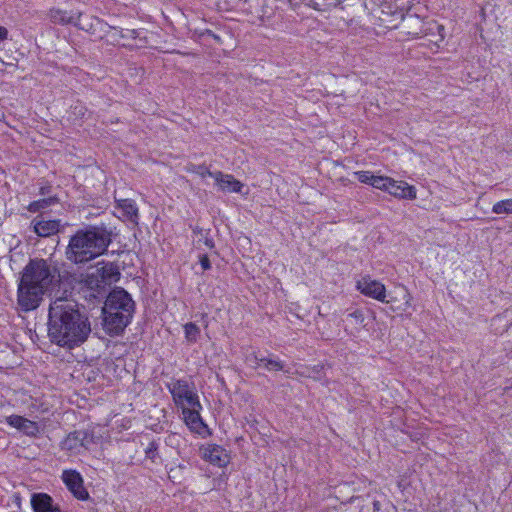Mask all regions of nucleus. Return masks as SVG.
I'll return each mask as SVG.
<instances>
[{"instance_id": "obj_35", "label": "nucleus", "mask_w": 512, "mask_h": 512, "mask_svg": "<svg viewBox=\"0 0 512 512\" xmlns=\"http://www.w3.org/2000/svg\"><path fill=\"white\" fill-rule=\"evenodd\" d=\"M348 317L354 319L355 323L364 326V314L361 310L356 309L348 314Z\"/></svg>"}, {"instance_id": "obj_21", "label": "nucleus", "mask_w": 512, "mask_h": 512, "mask_svg": "<svg viewBox=\"0 0 512 512\" xmlns=\"http://www.w3.org/2000/svg\"><path fill=\"white\" fill-rule=\"evenodd\" d=\"M185 338L188 342L195 343L200 335V328L193 322L184 325Z\"/></svg>"}, {"instance_id": "obj_8", "label": "nucleus", "mask_w": 512, "mask_h": 512, "mask_svg": "<svg viewBox=\"0 0 512 512\" xmlns=\"http://www.w3.org/2000/svg\"><path fill=\"white\" fill-rule=\"evenodd\" d=\"M202 458L218 467H225L229 463L226 450L217 444H208L200 448Z\"/></svg>"}, {"instance_id": "obj_9", "label": "nucleus", "mask_w": 512, "mask_h": 512, "mask_svg": "<svg viewBox=\"0 0 512 512\" xmlns=\"http://www.w3.org/2000/svg\"><path fill=\"white\" fill-rule=\"evenodd\" d=\"M34 232L39 237H50L60 231V220H46L42 215L37 216L31 222Z\"/></svg>"}, {"instance_id": "obj_20", "label": "nucleus", "mask_w": 512, "mask_h": 512, "mask_svg": "<svg viewBox=\"0 0 512 512\" xmlns=\"http://www.w3.org/2000/svg\"><path fill=\"white\" fill-rule=\"evenodd\" d=\"M193 233L199 236V239L197 240L198 243L203 242V244L209 249L215 248L214 240L210 237V229H203L199 226H195L193 228Z\"/></svg>"}, {"instance_id": "obj_14", "label": "nucleus", "mask_w": 512, "mask_h": 512, "mask_svg": "<svg viewBox=\"0 0 512 512\" xmlns=\"http://www.w3.org/2000/svg\"><path fill=\"white\" fill-rule=\"evenodd\" d=\"M85 430H75L70 432L61 442V449L69 451L71 454H79L83 448V438Z\"/></svg>"}, {"instance_id": "obj_5", "label": "nucleus", "mask_w": 512, "mask_h": 512, "mask_svg": "<svg viewBox=\"0 0 512 512\" xmlns=\"http://www.w3.org/2000/svg\"><path fill=\"white\" fill-rule=\"evenodd\" d=\"M120 278V272L113 263L89 271L81 276L80 293L90 302H101L109 294V288Z\"/></svg>"}, {"instance_id": "obj_43", "label": "nucleus", "mask_w": 512, "mask_h": 512, "mask_svg": "<svg viewBox=\"0 0 512 512\" xmlns=\"http://www.w3.org/2000/svg\"><path fill=\"white\" fill-rule=\"evenodd\" d=\"M438 30H442L443 27L441 25H435Z\"/></svg>"}, {"instance_id": "obj_44", "label": "nucleus", "mask_w": 512, "mask_h": 512, "mask_svg": "<svg viewBox=\"0 0 512 512\" xmlns=\"http://www.w3.org/2000/svg\"><path fill=\"white\" fill-rule=\"evenodd\" d=\"M97 23H100V20L98 18L94 19Z\"/></svg>"}, {"instance_id": "obj_10", "label": "nucleus", "mask_w": 512, "mask_h": 512, "mask_svg": "<svg viewBox=\"0 0 512 512\" xmlns=\"http://www.w3.org/2000/svg\"><path fill=\"white\" fill-rule=\"evenodd\" d=\"M31 506L34 512H63L54 499L47 493H33Z\"/></svg>"}, {"instance_id": "obj_33", "label": "nucleus", "mask_w": 512, "mask_h": 512, "mask_svg": "<svg viewBox=\"0 0 512 512\" xmlns=\"http://www.w3.org/2000/svg\"><path fill=\"white\" fill-rule=\"evenodd\" d=\"M358 181L364 184L371 185L374 175L369 171H357L354 173Z\"/></svg>"}, {"instance_id": "obj_18", "label": "nucleus", "mask_w": 512, "mask_h": 512, "mask_svg": "<svg viewBox=\"0 0 512 512\" xmlns=\"http://www.w3.org/2000/svg\"><path fill=\"white\" fill-rule=\"evenodd\" d=\"M76 15H77V13L73 14L71 12L60 10V9H55V10L50 11L51 21L55 24H60V25H67V24L73 25L75 22V19H76Z\"/></svg>"}, {"instance_id": "obj_27", "label": "nucleus", "mask_w": 512, "mask_h": 512, "mask_svg": "<svg viewBox=\"0 0 512 512\" xmlns=\"http://www.w3.org/2000/svg\"><path fill=\"white\" fill-rule=\"evenodd\" d=\"M390 179V177L374 175L372 178L371 186L376 189L386 191L388 184L390 183Z\"/></svg>"}, {"instance_id": "obj_36", "label": "nucleus", "mask_w": 512, "mask_h": 512, "mask_svg": "<svg viewBox=\"0 0 512 512\" xmlns=\"http://www.w3.org/2000/svg\"><path fill=\"white\" fill-rule=\"evenodd\" d=\"M85 437H83V448L88 450L91 444H94V435L89 431L85 430ZM82 438V436H80Z\"/></svg>"}, {"instance_id": "obj_13", "label": "nucleus", "mask_w": 512, "mask_h": 512, "mask_svg": "<svg viewBox=\"0 0 512 512\" xmlns=\"http://www.w3.org/2000/svg\"><path fill=\"white\" fill-rule=\"evenodd\" d=\"M403 29L408 35L419 37L427 34V29L424 28L423 20L417 15L407 14L402 19Z\"/></svg>"}, {"instance_id": "obj_2", "label": "nucleus", "mask_w": 512, "mask_h": 512, "mask_svg": "<svg viewBox=\"0 0 512 512\" xmlns=\"http://www.w3.org/2000/svg\"><path fill=\"white\" fill-rule=\"evenodd\" d=\"M116 235L115 227L104 222L86 225L70 237L66 258L77 265L86 264L104 255Z\"/></svg>"}, {"instance_id": "obj_32", "label": "nucleus", "mask_w": 512, "mask_h": 512, "mask_svg": "<svg viewBox=\"0 0 512 512\" xmlns=\"http://www.w3.org/2000/svg\"><path fill=\"white\" fill-rule=\"evenodd\" d=\"M264 357L258 356L256 353H252L247 356L246 361L254 369H257L261 365H263Z\"/></svg>"}, {"instance_id": "obj_31", "label": "nucleus", "mask_w": 512, "mask_h": 512, "mask_svg": "<svg viewBox=\"0 0 512 512\" xmlns=\"http://www.w3.org/2000/svg\"><path fill=\"white\" fill-rule=\"evenodd\" d=\"M25 417L20 415H10L6 418V422L11 427H14L21 431L22 425L24 423Z\"/></svg>"}, {"instance_id": "obj_25", "label": "nucleus", "mask_w": 512, "mask_h": 512, "mask_svg": "<svg viewBox=\"0 0 512 512\" xmlns=\"http://www.w3.org/2000/svg\"><path fill=\"white\" fill-rule=\"evenodd\" d=\"M21 432L27 436L34 437L39 433V426L36 422L25 418Z\"/></svg>"}, {"instance_id": "obj_17", "label": "nucleus", "mask_w": 512, "mask_h": 512, "mask_svg": "<svg viewBox=\"0 0 512 512\" xmlns=\"http://www.w3.org/2000/svg\"><path fill=\"white\" fill-rule=\"evenodd\" d=\"M167 388L173 396L176 403L182 402L184 397L191 391L188 382L183 379L174 380L167 384Z\"/></svg>"}, {"instance_id": "obj_34", "label": "nucleus", "mask_w": 512, "mask_h": 512, "mask_svg": "<svg viewBox=\"0 0 512 512\" xmlns=\"http://www.w3.org/2000/svg\"><path fill=\"white\" fill-rule=\"evenodd\" d=\"M198 37L199 39H207V38H212L214 39L217 43H221V38L219 35L215 34L213 31L209 30V29H205L203 31H201L199 34H198Z\"/></svg>"}, {"instance_id": "obj_4", "label": "nucleus", "mask_w": 512, "mask_h": 512, "mask_svg": "<svg viewBox=\"0 0 512 512\" xmlns=\"http://www.w3.org/2000/svg\"><path fill=\"white\" fill-rule=\"evenodd\" d=\"M135 302L122 287H115L106 297L102 308L103 328L110 336L121 335L131 323Z\"/></svg>"}, {"instance_id": "obj_19", "label": "nucleus", "mask_w": 512, "mask_h": 512, "mask_svg": "<svg viewBox=\"0 0 512 512\" xmlns=\"http://www.w3.org/2000/svg\"><path fill=\"white\" fill-rule=\"evenodd\" d=\"M58 202H59V199L57 197L51 196L48 198H43V199H39V200L31 202L28 205L27 209L29 212L36 213V212H40V211L50 207L51 205L56 204Z\"/></svg>"}, {"instance_id": "obj_11", "label": "nucleus", "mask_w": 512, "mask_h": 512, "mask_svg": "<svg viewBox=\"0 0 512 512\" xmlns=\"http://www.w3.org/2000/svg\"><path fill=\"white\" fill-rule=\"evenodd\" d=\"M199 411L197 409L183 408L182 414L188 428L194 433L203 435L209 432L208 426L204 423Z\"/></svg>"}, {"instance_id": "obj_29", "label": "nucleus", "mask_w": 512, "mask_h": 512, "mask_svg": "<svg viewBox=\"0 0 512 512\" xmlns=\"http://www.w3.org/2000/svg\"><path fill=\"white\" fill-rule=\"evenodd\" d=\"M82 17H83L82 13L78 12L73 25L78 27L81 30H85L87 32H92L93 26H94L93 22L83 20Z\"/></svg>"}, {"instance_id": "obj_42", "label": "nucleus", "mask_w": 512, "mask_h": 512, "mask_svg": "<svg viewBox=\"0 0 512 512\" xmlns=\"http://www.w3.org/2000/svg\"><path fill=\"white\" fill-rule=\"evenodd\" d=\"M373 509L374 511H379L380 510V502L379 501H374L373 502Z\"/></svg>"}, {"instance_id": "obj_40", "label": "nucleus", "mask_w": 512, "mask_h": 512, "mask_svg": "<svg viewBox=\"0 0 512 512\" xmlns=\"http://www.w3.org/2000/svg\"><path fill=\"white\" fill-rule=\"evenodd\" d=\"M8 31L6 28L0 26V42L7 38Z\"/></svg>"}, {"instance_id": "obj_16", "label": "nucleus", "mask_w": 512, "mask_h": 512, "mask_svg": "<svg viewBox=\"0 0 512 512\" xmlns=\"http://www.w3.org/2000/svg\"><path fill=\"white\" fill-rule=\"evenodd\" d=\"M215 175V181L220 189L224 192H241L243 184L236 180L232 175L224 174L217 171Z\"/></svg>"}, {"instance_id": "obj_6", "label": "nucleus", "mask_w": 512, "mask_h": 512, "mask_svg": "<svg viewBox=\"0 0 512 512\" xmlns=\"http://www.w3.org/2000/svg\"><path fill=\"white\" fill-rule=\"evenodd\" d=\"M61 478L67 489L76 499L81 501L89 499L90 496L87 489L84 487L83 477L78 471L73 469L64 470Z\"/></svg>"}, {"instance_id": "obj_38", "label": "nucleus", "mask_w": 512, "mask_h": 512, "mask_svg": "<svg viewBox=\"0 0 512 512\" xmlns=\"http://www.w3.org/2000/svg\"><path fill=\"white\" fill-rule=\"evenodd\" d=\"M199 262H200L201 267L203 268V270H208V269L211 268V263H210V260H209V258L207 256V254L200 255Z\"/></svg>"}, {"instance_id": "obj_15", "label": "nucleus", "mask_w": 512, "mask_h": 512, "mask_svg": "<svg viewBox=\"0 0 512 512\" xmlns=\"http://www.w3.org/2000/svg\"><path fill=\"white\" fill-rule=\"evenodd\" d=\"M116 208L120 209L122 216L134 225L139 222V210L136 202L132 199H119L115 201Z\"/></svg>"}, {"instance_id": "obj_12", "label": "nucleus", "mask_w": 512, "mask_h": 512, "mask_svg": "<svg viewBox=\"0 0 512 512\" xmlns=\"http://www.w3.org/2000/svg\"><path fill=\"white\" fill-rule=\"evenodd\" d=\"M389 194L394 197L403 198V199H415L416 198V189L414 186L408 185L403 181H395L394 179H390V183L388 184L387 190Z\"/></svg>"}, {"instance_id": "obj_26", "label": "nucleus", "mask_w": 512, "mask_h": 512, "mask_svg": "<svg viewBox=\"0 0 512 512\" xmlns=\"http://www.w3.org/2000/svg\"><path fill=\"white\" fill-rule=\"evenodd\" d=\"M189 172L195 173L201 177L210 176L215 179L216 172L210 171L205 165H194L192 164L190 168H188Z\"/></svg>"}, {"instance_id": "obj_1", "label": "nucleus", "mask_w": 512, "mask_h": 512, "mask_svg": "<svg viewBox=\"0 0 512 512\" xmlns=\"http://www.w3.org/2000/svg\"><path fill=\"white\" fill-rule=\"evenodd\" d=\"M47 325L51 342L70 350L86 342L91 333L88 316L77 302L67 298L50 303Z\"/></svg>"}, {"instance_id": "obj_22", "label": "nucleus", "mask_w": 512, "mask_h": 512, "mask_svg": "<svg viewBox=\"0 0 512 512\" xmlns=\"http://www.w3.org/2000/svg\"><path fill=\"white\" fill-rule=\"evenodd\" d=\"M495 214H512V198L496 202L492 207Z\"/></svg>"}, {"instance_id": "obj_37", "label": "nucleus", "mask_w": 512, "mask_h": 512, "mask_svg": "<svg viewBox=\"0 0 512 512\" xmlns=\"http://www.w3.org/2000/svg\"><path fill=\"white\" fill-rule=\"evenodd\" d=\"M120 35L122 38L136 39L139 36V32L135 29L121 30Z\"/></svg>"}, {"instance_id": "obj_28", "label": "nucleus", "mask_w": 512, "mask_h": 512, "mask_svg": "<svg viewBox=\"0 0 512 512\" xmlns=\"http://www.w3.org/2000/svg\"><path fill=\"white\" fill-rule=\"evenodd\" d=\"M158 449L159 444L156 441H151L145 449L146 458L150 459L152 462H155L159 457Z\"/></svg>"}, {"instance_id": "obj_30", "label": "nucleus", "mask_w": 512, "mask_h": 512, "mask_svg": "<svg viewBox=\"0 0 512 512\" xmlns=\"http://www.w3.org/2000/svg\"><path fill=\"white\" fill-rule=\"evenodd\" d=\"M184 400L188 403V405L191 407L190 409H197L201 410L202 405L199 401V397L196 393L193 391H190L186 397H184Z\"/></svg>"}, {"instance_id": "obj_39", "label": "nucleus", "mask_w": 512, "mask_h": 512, "mask_svg": "<svg viewBox=\"0 0 512 512\" xmlns=\"http://www.w3.org/2000/svg\"><path fill=\"white\" fill-rule=\"evenodd\" d=\"M50 192H51L50 185L41 186L39 189V194L42 196L48 195Z\"/></svg>"}, {"instance_id": "obj_7", "label": "nucleus", "mask_w": 512, "mask_h": 512, "mask_svg": "<svg viewBox=\"0 0 512 512\" xmlns=\"http://www.w3.org/2000/svg\"><path fill=\"white\" fill-rule=\"evenodd\" d=\"M357 289L365 296L376 299L380 302H386V289L385 286L370 277H362L356 285ZM389 303V301H387Z\"/></svg>"}, {"instance_id": "obj_3", "label": "nucleus", "mask_w": 512, "mask_h": 512, "mask_svg": "<svg viewBox=\"0 0 512 512\" xmlns=\"http://www.w3.org/2000/svg\"><path fill=\"white\" fill-rule=\"evenodd\" d=\"M58 269L42 258L30 259L21 273L17 289L18 305L23 311L39 307L44 294L53 284Z\"/></svg>"}, {"instance_id": "obj_23", "label": "nucleus", "mask_w": 512, "mask_h": 512, "mask_svg": "<svg viewBox=\"0 0 512 512\" xmlns=\"http://www.w3.org/2000/svg\"><path fill=\"white\" fill-rule=\"evenodd\" d=\"M340 3L339 0H309V5L315 10L324 11L332 7H336Z\"/></svg>"}, {"instance_id": "obj_45", "label": "nucleus", "mask_w": 512, "mask_h": 512, "mask_svg": "<svg viewBox=\"0 0 512 512\" xmlns=\"http://www.w3.org/2000/svg\"><path fill=\"white\" fill-rule=\"evenodd\" d=\"M512 326V322L508 325V328H510Z\"/></svg>"}, {"instance_id": "obj_41", "label": "nucleus", "mask_w": 512, "mask_h": 512, "mask_svg": "<svg viewBox=\"0 0 512 512\" xmlns=\"http://www.w3.org/2000/svg\"><path fill=\"white\" fill-rule=\"evenodd\" d=\"M404 298L406 299L405 305L408 306L409 305V300L411 299V296H410V294L407 291L404 292Z\"/></svg>"}, {"instance_id": "obj_24", "label": "nucleus", "mask_w": 512, "mask_h": 512, "mask_svg": "<svg viewBox=\"0 0 512 512\" xmlns=\"http://www.w3.org/2000/svg\"><path fill=\"white\" fill-rule=\"evenodd\" d=\"M263 366L268 371H282L284 369V363L278 358L264 357Z\"/></svg>"}]
</instances>
